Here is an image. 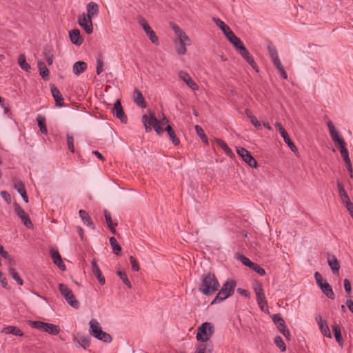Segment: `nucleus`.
I'll use <instances>...</instances> for the list:
<instances>
[{
	"mask_svg": "<svg viewBox=\"0 0 353 353\" xmlns=\"http://www.w3.org/2000/svg\"><path fill=\"white\" fill-rule=\"evenodd\" d=\"M219 287V283L216 277L210 272L203 276L199 290L204 295L210 296L217 291Z\"/></svg>",
	"mask_w": 353,
	"mask_h": 353,
	"instance_id": "nucleus-1",
	"label": "nucleus"
},
{
	"mask_svg": "<svg viewBox=\"0 0 353 353\" xmlns=\"http://www.w3.org/2000/svg\"><path fill=\"white\" fill-rule=\"evenodd\" d=\"M214 332V327L212 323L209 322H205L197 328V333L196 338L197 341H201V343L208 344L212 345L208 343L210 337L212 336Z\"/></svg>",
	"mask_w": 353,
	"mask_h": 353,
	"instance_id": "nucleus-2",
	"label": "nucleus"
},
{
	"mask_svg": "<svg viewBox=\"0 0 353 353\" xmlns=\"http://www.w3.org/2000/svg\"><path fill=\"white\" fill-rule=\"evenodd\" d=\"M236 285V283L234 280L226 281L214 300L212 301L211 304L219 303L232 296L234 293Z\"/></svg>",
	"mask_w": 353,
	"mask_h": 353,
	"instance_id": "nucleus-3",
	"label": "nucleus"
},
{
	"mask_svg": "<svg viewBox=\"0 0 353 353\" xmlns=\"http://www.w3.org/2000/svg\"><path fill=\"white\" fill-rule=\"evenodd\" d=\"M327 126H328L330 134V137H331L332 141L336 144H337L339 145V151L341 152L343 159L345 158L349 157V152H348L347 149L345 147L346 143L344 141V140L343 139V138H341L339 135L332 122L328 121Z\"/></svg>",
	"mask_w": 353,
	"mask_h": 353,
	"instance_id": "nucleus-4",
	"label": "nucleus"
},
{
	"mask_svg": "<svg viewBox=\"0 0 353 353\" xmlns=\"http://www.w3.org/2000/svg\"><path fill=\"white\" fill-rule=\"evenodd\" d=\"M89 332L90 335L105 343H110L112 336L107 332H103L96 319L90 321Z\"/></svg>",
	"mask_w": 353,
	"mask_h": 353,
	"instance_id": "nucleus-5",
	"label": "nucleus"
},
{
	"mask_svg": "<svg viewBox=\"0 0 353 353\" xmlns=\"http://www.w3.org/2000/svg\"><path fill=\"white\" fill-rule=\"evenodd\" d=\"M28 325L33 328L47 332L52 335H57L60 332V327L58 325L40 321H29Z\"/></svg>",
	"mask_w": 353,
	"mask_h": 353,
	"instance_id": "nucleus-6",
	"label": "nucleus"
},
{
	"mask_svg": "<svg viewBox=\"0 0 353 353\" xmlns=\"http://www.w3.org/2000/svg\"><path fill=\"white\" fill-rule=\"evenodd\" d=\"M59 290L68 304L75 309L79 307V302L76 299L72 291L65 284L60 283L59 285Z\"/></svg>",
	"mask_w": 353,
	"mask_h": 353,
	"instance_id": "nucleus-7",
	"label": "nucleus"
},
{
	"mask_svg": "<svg viewBox=\"0 0 353 353\" xmlns=\"http://www.w3.org/2000/svg\"><path fill=\"white\" fill-rule=\"evenodd\" d=\"M272 320L274 323L276 325L278 330L283 334V336L288 339L290 340V330L287 328L285 323L283 319L281 317L280 314H273L272 316Z\"/></svg>",
	"mask_w": 353,
	"mask_h": 353,
	"instance_id": "nucleus-8",
	"label": "nucleus"
},
{
	"mask_svg": "<svg viewBox=\"0 0 353 353\" xmlns=\"http://www.w3.org/2000/svg\"><path fill=\"white\" fill-rule=\"evenodd\" d=\"M254 290L256 294L257 303L261 310L265 311V308H268V303L265 300L264 290L260 283H256L254 285Z\"/></svg>",
	"mask_w": 353,
	"mask_h": 353,
	"instance_id": "nucleus-9",
	"label": "nucleus"
},
{
	"mask_svg": "<svg viewBox=\"0 0 353 353\" xmlns=\"http://www.w3.org/2000/svg\"><path fill=\"white\" fill-rule=\"evenodd\" d=\"M237 154L242 158L246 163H248L252 168L257 167V162L251 155V153L245 148L242 147L236 148Z\"/></svg>",
	"mask_w": 353,
	"mask_h": 353,
	"instance_id": "nucleus-10",
	"label": "nucleus"
},
{
	"mask_svg": "<svg viewBox=\"0 0 353 353\" xmlns=\"http://www.w3.org/2000/svg\"><path fill=\"white\" fill-rule=\"evenodd\" d=\"M14 208L16 214L21 219L25 226L28 228H32L33 223H32L28 214L22 209V208L17 203H14Z\"/></svg>",
	"mask_w": 353,
	"mask_h": 353,
	"instance_id": "nucleus-11",
	"label": "nucleus"
},
{
	"mask_svg": "<svg viewBox=\"0 0 353 353\" xmlns=\"http://www.w3.org/2000/svg\"><path fill=\"white\" fill-rule=\"evenodd\" d=\"M79 25L85 30L87 34H91L93 32V26L92 18L83 13L78 18Z\"/></svg>",
	"mask_w": 353,
	"mask_h": 353,
	"instance_id": "nucleus-12",
	"label": "nucleus"
},
{
	"mask_svg": "<svg viewBox=\"0 0 353 353\" xmlns=\"http://www.w3.org/2000/svg\"><path fill=\"white\" fill-rule=\"evenodd\" d=\"M275 127L276 128V129L279 131L281 137H283V141L284 142L288 145V147L290 148V150L293 152H295L297 151V148L296 147V145H294V143L292 141V140L290 139L288 132H286V130L283 128V126L281 125V124L279 122H276L275 124H274Z\"/></svg>",
	"mask_w": 353,
	"mask_h": 353,
	"instance_id": "nucleus-13",
	"label": "nucleus"
},
{
	"mask_svg": "<svg viewBox=\"0 0 353 353\" xmlns=\"http://www.w3.org/2000/svg\"><path fill=\"white\" fill-rule=\"evenodd\" d=\"M112 114L118 118L121 123H126L128 122V117L125 115L123 107L121 105V103L120 100H117L114 103V107L112 110Z\"/></svg>",
	"mask_w": 353,
	"mask_h": 353,
	"instance_id": "nucleus-14",
	"label": "nucleus"
},
{
	"mask_svg": "<svg viewBox=\"0 0 353 353\" xmlns=\"http://www.w3.org/2000/svg\"><path fill=\"white\" fill-rule=\"evenodd\" d=\"M179 78L182 80L192 90H199L198 85L195 83V81L191 78L190 74L183 70H181L178 72Z\"/></svg>",
	"mask_w": 353,
	"mask_h": 353,
	"instance_id": "nucleus-15",
	"label": "nucleus"
},
{
	"mask_svg": "<svg viewBox=\"0 0 353 353\" xmlns=\"http://www.w3.org/2000/svg\"><path fill=\"white\" fill-rule=\"evenodd\" d=\"M50 254L52 259L53 263L58 266V268L64 271L65 270V265L63 263L61 256L56 248H51L50 249Z\"/></svg>",
	"mask_w": 353,
	"mask_h": 353,
	"instance_id": "nucleus-16",
	"label": "nucleus"
},
{
	"mask_svg": "<svg viewBox=\"0 0 353 353\" xmlns=\"http://www.w3.org/2000/svg\"><path fill=\"white\" fill-rule=\"evenodd\" d=\"M239 54L246 60V61L250 65V66L258 72L257 65L254 61L252 56H250L249 51L243 46L239 50H238Z\"/></svg>",
	"mask_w": 353,
	"mask_h": 353,
	"instance_id": "nucleus-17",
	"label": "nucleus"
},
{
	"mask_svg": "<svg viewBox=\"0 0 353 353\" xmlns=\"http://www.w3.org/2000/svg\"><path fill=\"white\" fill-rule=\"evenodd\" d=\"M91 266H92V272L93 274L96 276V278L99 281V283L101 285H103L105 283V280L104 276L102 275L101 271L100 270V268L98 266L97 260L95 259H94L92 261Z\"/></svg>",
	"mask_w": 353,
	"mask_h": 353,
	"instance_id": "nucleus-18",
	"label": "nucleus"
},
{
	"mask_svg": "<svg viewBox=\"0 0 353 353\" xmlns=\"http://www.w3.org/2000/svg\"><path fill=\"white\" fill-rule=\"evenodd\" d=\"M142 121L145 128V131L149 132L151 130V127H153L159 123V120L154 116L151 115L148 117L144 114L142 117Z\"/></svg>",
	"mask_w": 353,
	"mask_h": 353,
	"instance_id": "nucleus-19",
	"label": "nucleus"
},
{
	"mask_svg": "<svg viewBox=\"0 0 353 353\" xmlns=\"http://www.w3.org/2000/svg\"><path fill=\"white\" fill-rule=\"evenodd\" d=\"M316 320L318 323L321 333L326 337L332 338V334L326 321L323 320L320 316H316Z\"/></svg>",
	"mask_w": 353,
	"mask_h": 353,
	"instance_id": "nucleus-20",
	"label": "nucleus"
},
{
	"mask_svg": "<svg viewBox=\"0 0 353 353\" xmlns=\"http://www.w3.org/2000/svg\"><path fill=\"white\" fill-rule=\"evenodd\" d=\"M133 101L141 108H145L146 107V103L144 97L141 92L137 88H134V90Z\"/></svg>",
	"mask_w": 353,
	"mask_h": 353,
	"instance_id": "nucleus-21",
	"label": "nucleus"
},
{
	"mask_svg": "<svg viewBox=\"0 0 353 353\" xmlns=\"http://www.w3.org/2000/svg\"><path fill=\"white\" fill-rule=\"evenodd\" d=\"M14 188L17 190L18 193L21 196L26 203L28 202V197L24 184L22 181L15 179L14 181Z\"/></svg>",
	"mask_w": 353,
	"mask_h": 353,
	"instance_id": "nucleus-22",
	"label": "nucleus"
},
{
	"mask_svg": "<svg viewBox=\"0 0 353 353\" xmlns=\"http://www.w3.org/2000/svg\"><path fill=\"white\" fill-rule=\"evenodd\" d=\"M51 93L56 102V105L58 107H63L65 105L63 102V98L59 89L54 85H52L51 87Z\"/></svg>",
	"mask_w": 353,
	"mask_h": 353,
	"instance_id": "nucleus-23",
	"label": "nucleus"
},
{
	"mask_svg": "<svg viewBox=\"0 0 353 353\" xmlns=\"http://www.w3.org/2000/svg\"><path fill=\"white\" fill-rule=\"evenodd\" d=\"M69 37L71 42L77 46H80L83 43V39L80 34L79 29H73L69 32Z\"/></svg>",
	"mask_w": 353,
	"mask_h": 353,
	"instance_id": "nucleus-24",
	"label": "nucleus"
},
{
	"mask_svg": "<svg viewBox=\"0 0 353 353\" xmlns=\"http://www.w3.org/2000/svg\"><path fill=\"white\" fill-rule=\"evenodd\" d=\"M1 332L5 334H13L17 336H23V332L18 327L14 325L4 327Z\"/></svg>",
	"mask_w": 353,
	"mask_h": 353,
	"instance_id": "nucleus-25",
	"label": "nucleus"
},
{
	"mask_svg": "<svg viewBox=\"0 0 353 353\" xmlns=\"http://www.w3.org/2000/svg\"><path fill=\"white\" fill-rule=\"evenodd\" d=\"M327 263L329 266L330 267L333 274H339V269H340V264L337 259L335 256H329L327 259Z\"/></svg>",
	"mask_w": 353,
	"mask_h": 353,
	"instance_id": "nucleus-26",
	"label": "nucleus"
},
{
	"mask_svg": "<svg viewBox=\"0 0 353 353\" xmlns=\"http://www.w3.org/2000/svg\"><path fill=\"white\" fill-rule=\"evenodd\" d=\"M86 10L87 14L85 15L90 18L97 17L99 12V6L94 2L89 3L86 6Z\"/></svg>",
	"mask_w": 353,
	"mask_h": 353,
	"instance_id": "nucleus-27",
	"label": "nucleus"
},
{
	"mask_svg": "<svg viewBox=\"0 0 353 353\" xmlns=\"http://www.w3.org/2000/svg\"><path fill=\"white\" fill-rule=\"evenodd\" d=\"M212 20L216 23V25L219 26V28L222 30V32L224 33L226 37L233 32L230 28V27L220 19L214 17L212 19Z\"/></svg>",
	"mask_w": 353,
	"mask_h": 353,
	"instance_id": "nucleus-28",
	"label": "nucleus"
},
{
	"mask_svg": "<svg viewBox=\"0 0 353 353\" xmlns=\"http://www.w3.org/2000/svg\"><path fill=\"white\" fill-rule=\"evenodd\" d=\"M79 216H80L81 219H82L83 223L86 226L90 227L92 230H94L95 228L94 225L90 216H89V214H88V212L85 210H80L79 211Z\"/></svg>",
	"mask_w": 353,
	"mask_h": 353,
	"instance_id": "nucleus-29",
	"label": "nucleus"
},
{
	"mask_svg": "<svg viewBox=\"0 0 353 353\" xmlns=\"http://www.w3.org/2000/svg\"><path fill=\"white\" fill-rule=\"evenodd\" d=\"M320 289L327 298L330 299H334V293L331 285L328 283L324 282L323 285H321Z\"/></svg>",
	"mask_w": 353,
	"mask_h": 353,
	"instance_id": "nucleus-30",
	"label": "nucleus"
},
{
	"mask_svg": "<svg viewBox=\"0 0 353 353\" xmlns=\"http://www.w3.org/2000/svg\"><path fill=\"white\" fill-rule=\"evenodd\" d=\"M87 69V63L84 61L76 62L72 68V70L74 74L79 75L83 73Z\"/></svg>",
	"mask_w": 353,
	"mask_h": 353,
	"instance_id": "nucleus-31",
	"label": "nucleus"
},
{
	"mask_svg": "<svg viewBox=\"0 0 353 353\" xmlns=\"http://www.w3.org/2000/svg\"><path fill=\"white\" fill-rule=\"evenodd\" d=\"M104 216L110 230L113 233L116 234L115 227L117 225V223H113L111 217V214L107 210H104Z\"/></svg>",
	"mask_w": 353,
	"mask_h": 353,
	"instance_id": "nucleus-32",
	"label": "nucleus"
},
{
	"mask_svg": "<svg viewBox=\"0 0 353 353\" xmlns=\"http://www.w3.org/2000/svg\"><path fill=\"white\" fill-rule=\"evenodd\" d=\"M227 39L230 41V42L236 48V50H239L244 45L241 39L237 37L234 32L231 33Z\"/></svg>",
	"mask_w": 353,
	"mask_h": 353,
	"instance_id": "nucleus-33",
	"label": "nucleus"
},
{
	"mask_svg": "<svg viewBox=\"0 0 353 353\" xmlns=\"http://www.w3.org/2000/svg\"><path fill=\"white\" fill-rule=\"evenodd\" d=\"M38 68L39 70V73L43 80H48L49 79L50 72L47 68L46 64L43 61H38L37 63Z\"/></svg>",
	"mask_w": 353,
	"mask_h": 353,
	"instance_id": "nucleus-34",
	"label": "nucleus"
},
{
	"mask_svg": "<svg viewBox=\"0 0 353 353\" xmlns=\"http://www.w3.org/2000/svg\"><path fill=\"white\" fill-rule=\"evenodd\" d=\"M332 327L336 342L339 345L342 346L343 345V339L341 335L340 327L337 324H334Z\"/></svg>",
	"mask_w": 353,
	"mask_h": 353,
	"instance_id": "nucleus-35",
	"label": "nucleus"
},
{
	"mask_svg": "<svg viewBox=\"0 0 353 353\" xmlns=\"http://www.w3.org/2000/svg\"><path fill=\"white\" fill-rule=\"evenodd\" d=\"M18 63L20 68L26 72H30L31 67L30 64L26 61V56L23 54H19L18 57Z\"/></svg>",
	"mask_w": 353,
	"mask_h": 353,
	"instance_id": "nucleus-36",
	"label": "nucleus"
},
{
	"mask_svg": "<svg viewBox=\"0 0 353 353\" xmlns=\"http://www.w3.org/2000/svg\"><path fill=\"white\" fill-rule=\"evenodd\" d=\"M216 143H217V145L219 146H220L223 150L225 152V153L229 156V157H232L234 156V153L232 151V150L228 146V145L226 144V143H225L223 140L220 139H216L215 140Z\"/></svg>",
	"mask_w": 353,
	"mask_h": 353,
	"instance_id": "nucleus-37",
	"label": "nucleus"
},
{
	"mask_svg": "<svg viewBox=\"0 0 353 353\" xmlns=\"http://www.w3.org/2000/svg\"><path fill=\"white\" fill-rule=\"evenodd\" d=\"M165 130L167 131L173 144L174 145H179L180 143L179 139L176 137L175 132H174V130L172 129V128L170 125H167Z\"/></svg>",
	"mask_w": 353,
	"mask_h": 353,
	"instance_id": "nucleus-38",
	"label": "nucleus"
},
{
	"mask_svg": "<svg viewBox=\"0 0 353 353\" xmlns=\"http://www.w3.org/2000/svg\"><path fill=\"white\" fill-rule=\"evenodd\" d=\"M9 275L19 285H22L23 284V279L19 276L17 270L12 267H9L8 268Z\"/></svg>",
	"mask_w": 353,
	"mask_h": 353,
	"instance_id": "nucleus-39",
	"label": "nucleus"
},
{
	"mask_svg": "<svg viewBox=\"0 0 353 353\" xmlns=\"http://www.w3.org/2000/svg\"><path fill=\"white\" fill-rule=\"evenodd\" d=\"M110 243L112 248L113 252L117 255H120L121 253V247L117 243L116 238L114 236L110 237Z\"/></svg>",
	"mask_w": 353,
	"mask_h": 353,
	"instance_id": "nucleus-40",
	"label": "nucleus"
},
{
	"mask_svg": "<svg viewBox=\"0 0 353 353\" xmlns=\"http://www.w3.org/2000/svg\"><path fill=\"white\" fill-rule=\"evenodd\" d=\"M37 121L38 125L39 127L40 131L41 133L46 134L48 132L46 125V118L44 117L39 115L37 118Z\"/></svg>",
	"mask_w": 353,
	"mask_h": 353,
	"instance_id": "nucleus-41",
	"label": "nucleus"
},
{
	"mask_svg": "<svg viewBox=\"0 0 353 353\" xmlns=\"http://www.w3.org/2000/svg\"><path fill=\"white\" fill-rule=\"evenodd\" d=\"M212 352V346L209 345L208 343H200L197 347L195 353H211Z\"/></svg>",
	"mask_w": 353,
	"mask_h": 353,
	"instance_id": "nucleus-42",
	"label": "nucleus"
},
{
	"mask_svg": "<svg viewBox=\"0 0 353 353\" xmlns=\"http://www.w3.org/2000/svg\"><path fill=\"white\" fill-rule=\"evenodd\" d=\"M174 44L176 46V50L179 55H183L186 53V48L185 46L187 43H179L177 41H174Z\"/></svg>",
	"mask_w": 353,
	"mask_h": 353,
	"instance_id": "nucleus-43",
	"label": "nucleus"
},
{
	"mask_svg": "<svg viewBox=\"0 0 353 353\" xmlns=\"http://www.w3.org/2000/svg\"><path fill=\"white\" fill-rule=\"evenodd\" d=\"M117 275L119 276V278L122 280L123 283L128 288H132V285L124 271H122L121 270L117 271Z\"/></svg>",
	"mask_w": 353,
	"mask_h": 353,
	"instance_id": "nucleus-44",
	"label": "nucleus"
},
{
	"mask_svg": "<svg viewBox=\"0 0 353 353\" xmlns=\"http://www.w3.org/2000/svg\"><path fill=\"white\" fill-rule=\"evenodd\" d=\"M74 341H77L83 349L90 345V338L88 336H81L79 340L74 336Z\"/></svg>",
	"mask_w": 353,
	"mask_h": 353,
	"instance_id": "nucleus-45",
	"label": "nucleus"
},
{
	"mask_svg": "<svg viewBox=\"0 0 353 353\" xmlns=\"http://www.w3.org/2000/svg\"><path fill=\"white\" fill-rule=\"evenodd\" d=\"M274 343L282 351L285 352L286 350L285 344L280 336H277L274 339Z\"/></svg>",
	"mask_w": 353,
	"mask_h": 353,
	"instance_id": "nucleus-46",
	"label": "nucleus"
},
{
	"mask_svg": "<svg viewBox=\"0 0 353 353\" xmlns=\"http://www.w3.org/2000/svg\"><path fill=\"white\" fill-rule=\"evenodd\" d=\"M67 145L72 153L74 152V138L72 134L68 133L66 135Z\"/></svg>",
	"mask_w": 353,
	"mask_h": 353,
	"instance_id": "nucleus-47",
	"label": "nucleus"
},
{
	"mask_svg": "<svg viewBox=\"0 0 353 353\" xmlns=\"http://www.w3.org/2000/svg\"><path fill=\"white\" fill-rule=\"evenodd\" d=\"M237 259L245 266L251 268L254 265V262L251 261L248 257L244 255H238Z\"/></svg>",
	"mask_w": 353,
	"mask_h": 353,
	"instance_id": "nucleus-48",
	"label": "nucleus"
},
{
	"mask_svg": "<svg viewBox=\"0 0 353 353\" xmlns=\"http://www.w3.org/2000/svg\"><path fill=\"white\" fill-rule=\"evenodd\" d=\"M44 56L46 57V59L49 65H52L53 63L54 56L52 52V51L50 49H45L44 50Z\"/></svg>",
	"mask_w": 353,
	"mask_h": 353,
	"instance_id": "nucleus-49",
	"label": "nucleus"
},
{
	"mask_svg": "<svg viewBox=\"0 0 353 353\" xmlns=\"http://www.w3.org/2000/svg\"><path fill=\"white\" fill-rule=\"evenodd\" d=\"M1 255L8 261L10 267L12 268L16 265L14 259L8 254L7 251L5 250Z\"/></svg>",
	"mask_w": 353,
	"mask_h": 353,
	"instance_id": "nucleus-50",
	"label": "nucleus"
},
{
	"mask_svg": "<svg viewBox=\"0 0 353 353\" xmlns=\"http://www.w3.org/2000/svg\"><path fill=\"white\" fill-rule=\"evenodd\" d=\"M268 50L272 60L276 59L279 57L277 50L274 46L269 45L268 46Z\"/></svg>",
	"mask_w": 353,
	"mask_h": 353,
	"instance_id": "nucleus-51",
	"label": "nucleus"
},
{
	"mask_svg": "<svg viewBox=\"0 0 353 353\" xmlns=\"http://www.w3.org/2000/svg\"><path fill=\"white\" fill-rule=\"evenodd\" d=\"M195 130H196V132L198 134V135L201 139V140L204 143H208V138H207L206 135L204 134V132H203V129L201 128V127H200L199 125H196Z\"/></svg>",
	"mask_w": 353,
	"mask_h": 353,
	"instance_id": "nucleus-52",
	"label": "nucleus"
},
{
	"mask_svg": "<svg viewBox=\"0 0 353 353\" xmlns=\"http://www.w3.org/2000/svg\"><path fill=\"white\" fill-rule=\"evenodd\" d=\"M145 34L148 36L152 43L157 45L159 43L158 37H157L155 32L152 29L147 32Z\"/></svg>",
	"mask_w": 353,
	"mask_h": 353,
	"instance_id": "nucleus-53",
	"label": "nucleus"
},
{
	"mask_svg": "<svg viewBox=\"0 0 353 353\" xmlns=\"http://www.w3.org/2000/svg\"><path fill=\"white\" fill-rule=\"evenodd\" d=\"M104 63L101 57L97 59V74L99 75L103 70Z\"/></svg>",
	"mask_w": 353,
	"mask_h": 353,
	"instance_id": "nucleus-54",
	"label": "nucleus"
},
{
	"mask_svg": "<svg viewBox=\"0 0 353 353\" xmlns=\"http://www.w3.org/2000/svg\"><path fill=\"white\" fill-rule=\"evenodd\" d=\"M139 23L141 26L145 33L152 29L146 20L142 17L139 19Z\"/></svg>",
	"mask_w": 353,
	"mask_h": 353,
	"instance_id": "nucleus-55",
	"label": "nucleus"
},
{
	"mask_svg": "<svg viewBox=\"0 0 353 353\" xmlns=\"http://www.w3.org/2000/svg\"><path fill=\"white\" fill-rule=\"evenodd\" d=\"M250 268H252L254 272H257L261 276H264L265 274V270L255 263H254V265Z\"/></svg>",
	"mask_w": 353,
	"mask_h": 353,
	"instance_id": "nucleus-56",
	"label": "nucleus"
},
{
	"mask_svg": "<svg viewBox=\"0 0 353 353\" xmlns=\"http://www.w3.org/2000/svg\"><path fill=\"white\" fill-rule=\"evenodd\" d=\"M129 260L132 265V270L135 272H138L140 270V268L137 259L134 256H130Z\"/></svg>",
	"mask_w": 353,
	"mask_h": 353,
	"instance_id": "nucleus-57",
	"label": "nucleus"
},
{
	"mask_svg": "<svg viewBox=\"0 0 353 353\" xmlns=\"http://www.w3.org/2000/svg\"><path fill=\"white\" fill-rule=\"evenodd\" d=\"M176 41L179 43H187V46L190 45V40L186 35L185 32H183L181 35H179V37H178V40Z\"/></svg>",
	"mask_w": 353,
	"mask_h": 353,
	"instance_id": "nucleus-58",
	"label": "nucleus"
},
{
	"mask_svg": "<svg viewBox=\"0 0 353 353\" xmlns=\"http://www.w3.org/2000/svg\"><path fill=\"white\" fill-rule=\"evenodd\" d=\"M171 27L176 34V35L179 37V35H181L183 32H185L182 29H181L177 25L172 23Z\"/></svg>",
	"mask_w": 353,
	"mask_h": 353,
	"instance_id": "nucleus-59",
	"label": "nucleus"
},
{
	"mask_svg": "<svg viewBox=\"0 0 353 353\" xmlns=\"http://www.w3.org/2000/svg\"><path fill=\"white\" fill-rule=\"evenodd\" d=\"M171 27L176 34V35L179 37V35H181L183 32H185L182 29H181L177 25L172 23Z\"/></svg>",
	"mask_w": 353,
	"mask_h": 353,
	"instance_id": "nucleus-60",
	"label": "nucleus"
},
{
	"mask_svg": "<svg viewBox=\"0 0 353 353\" xmlns=\"http://www.w3.org/2000/svg\"><path fill=\"white\" fill-rule=\"evenodd\" d=\"M171 27L176 34V35L179 37V35H181L183 32H185L182 29H181L177 25L172 23Z\"/></svg>",
	"mask_w": 353,
	"mask_h": 353,
	"instance_id": "nucleus-61",
	"label": "nucleus"
},
{
	"mask_svg": "<svg viewBox=\"0 0 353 353\" xmlns=\"http://www.w3.org/2000/svg\"><path fill=\"white\" fill-rule=\"evenodd\" d=\"M314 279L316 280V284L319 288L321 285H323L324 283L323 282L322 276L319 272L314 273Z\"/></svg>",
	"mask_w": 353,
	"mask_h": 353,
	"instance_id": "nucleus-62",
	"label": "nucleus"
},
{
	"mask_svg": "<svg viewBox=\"0 0 353 353\" xmlns=\"http://www.w3.org/2000/svg\"><path fill=\"white\" fill-rule=\"evenodd\" d=\"M250 122L252 123V124L258 130H261V123L258 121V119H256V117L254 116V117H251V119H250Z\"/></svg>",
	"mask_w": 353,
	"mask_h": 353,
	"instance_id": "nucleus-63",
	"label": "nucleus"
},
{
	"mask_svg": "<svg viewBox=\"0 0 353 353\" xmlns=\"http://www.w3.org/2000/svg\"><path fill=\"white\" fill-rule=\"evenodd\" d=\"M1 196L8 203H11V201H12L11 196L8 192L2 191L1 192Z\"/></svg>",
	"mask_w": 353,
	"mask_h": 353,
	"instance_id": "nucleus-64",
	"label": "nucleus"
}]
</instances>
